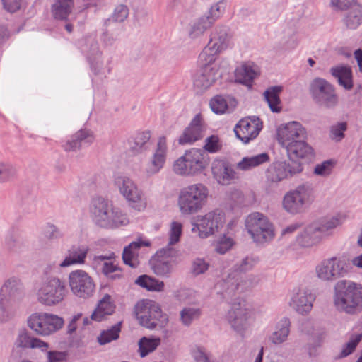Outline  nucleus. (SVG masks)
<instances>
[{
    "label": "nucleus",
    "mask_w": 362,
    "mask_h": 362,
    "mask_svg": "<svg viewBox=\"0 0 362 362\" xmlns=\"http://www.w3.org/2000/svg\"><path fill=\"white\" fill-rule=\"evenodd\" d=\"M160 344V338L142 337L139 342V351L141 356L144 357L153 351Z\"/></svg>",
    "instance_id": "de8ad7c7"
},
{
    "label": "nucleus",
    "mask_w": 362,
    "mask_h": 362,
    "mask_svg": "<svg viewBox=\"0 0 362 362\" xmlns=\"http://www.w3.org/2000/svg\"><path fill=\"white\" fill-rule=\"evenodd\" d=\"M312 200V190L305 185H300L285 194L283 199V206L286 211L297 214Z\"/></svg>",
    "instance_id": "f8f14e48"
},
{
    "label": "nucleus",
    "mask_w": 362,
    "mask_h": 362,
    "mask_svg": "<svg viewBox=\"0 0 362 362\" xmlns=\"http://www.w3.org/2000/svg\"><path fill=\"white\" fill-rule=\"evenodd\" d=\"M222 141L217 135H211L205 139L203 148L211 153H217L222 148Z\"/></svg>",
    "instance_id": "8fccbe9b"
},
{
    "label": "nucleus",
    "mask_w": 362,
    "mask_h": 362,
    "mask_svg": "<svg viewBox=\"0 0 362 362\" xmlns=\"http://www.w3.org/2000/svg\"><path fill=\"white\" fill-rule=\"evenodd\" d=\"M350 269V263L344 257H333L322 261L315 268L317 276L322 281H333L344 276Z\"/></svg>",
    "instance_id": "6e6552de"
},
{
    "label": "nucleus",
    "mask_w": 362,
    "mask_h": 362,
    "mask_svg": "<svg viewBox=\"0 0 362 362\" xmlns=\"http://www.w3.org/2000/svg\"><path fill=\"white\" fill-rule=\"evenodd\" d=\"M219 53V52L214 50L209 45L205 47L199 56V61L201 66H212L215 64H219L221 66V60L218 58V54Z\"/></svg>",
    "instance_id": "37998d69"
},
{
    "label": "nucleus",
    "mask_w": 362,
    "mask_h": 362,
    "mask_svg": "<svg viewBox=\"0 0 362 362\" xmlns=\"http://www.w3.org/2000/svg\"><path fill=\"white\" fill-rule=\"evenodd\" d=\"M13 174V170L8 165L0 163V181L6 180Z\"/></svg>",
    "instance_id": "774afa93"
},
{
    "label": "nucleus",
    "mask_w": 362,
    "mask_h": 362,
    "mask_svg": "<svg viewBox=\"0 0 362 362\" xmlns=\"http://www.w3.org/2000/svg\"><path fill=\"white\" fill-rule=\"evenodd\" d=\"M4 9L8 12L15 13L25 6L24 0H2Z\"/></svg>",
    "instance_id": "13d9d810"
},
{
    "label": "nucleus",
    "mask_w": 362,
    "mask_h": 362,
    "mask_svg": "<svg viewBox=\"0 0 362 362\" xmlns=\"http://www.w3.org/2000/svg\"><path fill=\"white\" fill-rule=\"evenodd\" d=\"M362 339V334H357L351 337L350 341L346 344V347L342 351L343 356H346L351 354L356 349L357 344Z\"/></svg>",
    "instance_id": "bf43d9fd"
},
{
    "label": "nucleus",
    "mask_w": 362,
    "mask_h": 362,
    "mask_svg": "<svg viewBox=\"0 0 362 362\" xmlns=\"http://www.w3.org/2000/svg\"><path fill=\"white\" fill-rule=\"evenodd\" d=\"M69 282L72 293L81 298L90 297L95 290V284L91 277L83 270H76L70 273Z\"/></svg>",
    "instance_id": "2eb2a0df"
},
{
    "label": "nucleus",
    "mask_w": 362,
    "mask_h": 362,
    "mask_svg": "<svg viewBox=\"0 0 362 362\" xmlns=\"http://www.w3.org/2000/svg\"><path fill=\"white\" fill-rule=\"evenodd\" d=\"M334 165V162L332 160H326L316 165L315 168V173L320 175H329Z\"/></svg>",
    "instance_id": "052dcab7"
},
{
    "label": "nucleus",
    "mask_w": 362,
    "mask_h": 362,
    "mask_svg": "<svg viewBox=\"0 0 362 362\" xmlns=\"http://www.w3.org/2000/svg\"><path fill=\"white\" fill-rule=\"evenodd\" d=\"M150 131H143L136 133L128 141L129 148L134 153H141L148 148L151 139Z\"/></svg>",
    "instance_id": "7c9ffc66"
},
{
    "label": "nucleus",
    "mask_w": 362,
    "mask_h": 362,
    "mask_svg": "<svg viewBox=\"0 0 362 362\" xmlns=\"http://www.w3.org/2000/svg\"><path fill=\"white\" fill-rule=\"evenodd\" d=\"M222 10L219 4L212 6L206 13L197 19L191 25L189 30V35L191 38H197L202 35L214 23L221 17Z\"/></svg>",
    "instance_id": "f3484780"
},
{
    "label": "nucleus",
    "mask_w": 362,
    "mask_h": 362,
    "mask_svg": "<svg viewBox=\"0 0 362 362\" xmlns=\"http://www.w3.org/2000/svg\"><path fill=\"white\" fill-rule=\"evenodd\" d=\"M305 134V129L298 122L282 124L277 129V140L284 148L298 139H304Z\"/></svg>",
    "instance_id": "a211bd4d"
},
{
    "label": "nucleus",
    "mask_w": 362,
    "mask_h": 362,
    "mask_svg": "<svg viewBox=\"0 0 362 362\" xmlns=\"http://www.w3.org/2000/svg\"><path fill=\"white\" fill-rule=\"evenodd\" d=\"M331 73L344 88L348 90L352 88V71L349 66H337L331 69Z\"/></svg>",
    "instance_id": "72a5a7b5"
},
{
    "label": "nucleus",
    "mask_w": 362,
    "mask_h": 362,
    "mask_svg": "<svg viewBox=\"0 0 362 362\" xmlns=\"http://www.w3.org/2000/svg\"><path fill=\"white\" fill-rule=\"evenodd\" d=\"M49 344L42 341L40 339L33 337L31 341L30 349H39L42 351H47L49 349Z\"/></svg>",
    "instance_id": "338daca9"
},
{
    "label": "nucleus",
    "mask_w": 362,
    "mask_h": 362,
    "mask_svg": "<svg viewBox=\"0 0 362 362\" xmlns=\"http://www.w3.org/2000/svg\"><path fill=\"white\" fill-rule=\"evenodd\" d=\"M210 107L216 114H223L228 110V104L221 95H216L210 100Z\"/></svg>",
    "instance_id": "603ef678"
},
{
    "label": "nucleus",
    "mask_w": 362,
    "mask_h": 362,
    "mask_svg": "<svg viewBox=\"0 0 362 362\" xmlns=\"http://www.w3.org/2000/svg\"><path fill=\"white\" fill-rule=\"evenodd\" d=\"M134 312L139 324L148 329H153L156 326L164 327L168 322V315L163 314L160 305L151 300L138 302Z\"/></svg>",
    "instance_id": "39448f33"
},
{
    "label": "nucleus",
    "mask_w": 362,
    "mask_h": 362,
    "mask_svg": "<svg viewBox=\"0 0 362 362\" xmlns=\"http://www.w3.org/2000/svg\"><path fill=\"white\" fill-rule=\"evenodd\" d=\"M100 260H106L103 266V273L110 279H117L122 277L121 268L115 263V260L106 256H99Z\"/></svg>",
    "instance_id": "e433bc0d"
},
{
    "label": "nucleus",
    "mask_w": 362,
    "mask_h": 362,
    "mask_svg": "<svg viewBox=\"0 0 362 362\" xmlns=\"http://www.w3.org/2000/svg\"><path fill=\"white\" fill-rule=\"evenodd\" d=\"M334 305L338 310L354 313L362 308V286L350 281H339L334 287Z\"/></svg>",
    "instance_id": "f257e3e1"
},
{
    "label": "nucleus",
    "mask_w": 362,
    "mask_h": 362,
    "mask_svg": "<svg viewBox=\"0 0 362 362\" xmlns=\"http://www.w3.org/2000/svg\"><path fill=\"white\" fill-rule=\"evenodd\" d=\"M269 156L267 153H262L253 156L244 157L237 164V168L240 170H250L269 162Z\"/></svg>",
    "instance_id": "2f4dec72"
},
{
    "label": "nucleus",
    "mask_w": 362,
    "mask_h": 362,
    "mask_svg": "<svg viewBox=\"0 0 362 362\" xmlns=\"http://www.w3.org/2000/svg\"><path fill=\"white\" fill-rule=\"evenodd\" d=\"M93 141V136L90 132L81 130L72 136L71 141H67L64 148L66 151H74L85 144L91 143Z\"/></svg>",
    "instance_id": "f704fd0d"
},
{
    "label": "nucleus",
    "mask_w": 362,
    "mask_h": 362,
    "mask_svg": "<svg viewBox=\"0 0 362 362\" xmlns=\"http://www.w3.org/2000/svg\"><path fill=\"white\" fill-rule=\"evenodd\" d=\"M208 188L202 183L189 185L180 192L177 206L183 215H190L200 211L206 204Z\"/></svg>",
    "instance_id": "7ed1b4c3"
},
{
    "label": "nucleus",
    "mask_w": 362,
    "mask_h": 362,
    "mask_svg": "<svg viewBox=\"0 0 362 362\" xmlns=\"http://www.w3.org/2000/svg\"><path fill=\"white\" fill-rule=\"evenodd\" d=\"M129 14L128 8L124 5L118 6L112 15V20L116 22H122Z\"/></svg>",
    "instance_id": "e2e57ef3"
},
{
    "label": "nucleus",
    "mask_w": 362,
    "mask_h": 362,
    "mask_svg": "<svg viewBox=\"0 0 362 362\" xmlns=\"http://www.w3.org/2000/svg\"><path fill=\"white\" fill-rule=\"evenodd\" d=\"M285 148L291 159L304 158L312 153V148L303 141V139L297 140Z\"/></svg>",
    "instance_id": "473e14b6"
},
{
    "label": "nucleus",
    "mask_w": 362,
    "mask_h": 362,
    "mask_svg": "<svg viewBox=\"0 0 362 362\" xmlns=\"http://www.w3.org/2000/svg\"><path fill=\"white\" fill-rule=\"evenodd\" d=\"M182 224L179 221H173L169 226L168 245H173L180 242L182 234Z\"/></svg>",
    "instance_id": "09e8293b"
},
{
    "label": "nucleus",
    "mask_w": 362,
    "mask_h": 362,
    "mask_svg": "<svg viewBox=\"0 0 362 362\" xmlns=\"http://www.w3.org/2000/svg\"><path fill=\"white\" fill-rule=\"evenodd\" d=\"M73 6V0H56L52 7V15L57 19H66Z\"/></svg>",
    "instance_id": "58836bf2"
},
{
    "label": "nucleus",
    "mask_w": 362,
    "mask_h": 362,
    "mask_svg": "<svg viewBox=\"0 0 362 362\" xmlns=\"http://www.w3.org/2000/svg\"><path fill=\"white\" fill-rule=\"evenodd\" d=\"M344 219V218L341 215H337L332 218H325L320 221L319 224H316L317 229L319 233L322 234V237L323 238L329 230L339 226Z\"/></svg>",
    "instance_id": "c03bdc74"
},
{
    "label": "nucleus",
    "mask_w": 362,
    "mask_h": 362,
    "mask_svg": "<svg viewBox=\"0 0 362 362\" xmlns=\"http://www.w3.org/2000/svg\"><path fill=\"white\" fill-rule=\"evenodd\" d=\"M122 322H119L105 330H103L97 337V341L100 345L110 343L119 337Z\"/></svg>",
    "instance_id": "ea45409f"
},
{
    "label": "nucleus",
    "mask_w": 362,
    "mask_h": 362,
    "mask_svg": "<svg viewBox=\"0 0 362 362\" xmlns=\"http://www.w3.org/2000/svg\"><path fill=\"white\" fill-rule=\"evenodd\" d=\"M290 321L287 318L282 319L277 326V329L272 334V341L279 344L286 340L289 334Z\"/></svg>",
    "instance_id": "a18cd8bd"
},
{
    "label": "nucleus",
    "mask_w": 362,
    "mask_h": 362,
    "mask_svg": "<svg viewBox=\"0 0 362 362\" xmlns=\"http://www.w3.org/2000/svg\"><path fill=\"white\" fill-rule=\"evenodd\" d=\"M89 249L87 246H73L68 251L64 260L59 264L61 267H66L74 264H82L85 260Z\"/></svg>",
    "instance_id": "bb28decb"
},
{
    "label": "nucleus",
    "mask_w": 362,
    "mask_h": 362,
    "mask_svg": "<svg viewBox=\"0 0 362 362\" xmlns=\"http://www.w3.org/2000/svg\"><path fill=\"white\" fill-rule=\"evenodd\" d=\"M332 88L329 83L322 78H315L310 85L311 92L317 102L322 96L329 93Z\"/></svg>",
    "instance_id": "a19ab883"
},
{
    "label": "nucleus",
    "mask_w": 362,
    "mask_h": 362,
    "mask_svg": "<svg viewBox=\"0 0 362 362\" xmlns=\"http://www.w3.org/2000/svg\"><path fill=\"white\" fill-rule=\"evenodd\" d=\"M47 358L48 362H63L66 358V354L57 351H49Z\"/></svg>",
    "instance_id": "69168bd1"
},
{
    "label": "nucleus",
    "mask_w": 362,
    "mask_h": 362,
    "mask_svg": "<svg viewBox=\"0 0 362 362\" xmlns=\"http://www.w3.org/2000/svg\"><path fill=\"white\" fill-rule=\"evenodd\" d=\"M260 74L259 68L252 62H246L235 69V80L247 86H251L252 83Z\"/></svg>",
    "instance_id": "b1692460"
},
{
    "label": "nucleus",
    "mask_w": 362,
    "mask_h": 362,
    "mask_svg": "<svg viewBox=\"0 0 362 362\" xmlns=\"http://www.w3.org/2000/svg\"><path fill=\"white\" fill-rule=\"evenodd\" d=\"M302 170V165L298 162L292 161L289 163L286 161H276L268 167L266 179L268 182L276 184Z\"/></svg>",
    "instance_id": "ddd939ff"
},
{
    "label": "nucleus",
    "mask_w": 362,
    "mask_h": 362,
    "mask_svg": "<svg viewBox=\"0 0 362 362\" xmlns=\"http://www.w3.org/2000/svg\"><path fill=\"white\" fill-rule=\"evenodd\" d=\"M245 227L256 243L270 240L274 236L272 224L267 216L259 212H254L248 215L245 220Z\"/></svg>",
    "instance_id": "0eeeda50"
},
{
    "label": "nucleus",
    "mask_w": 362,
    "mask_h": 362,
    "mask_svg": "<svg viewBox=\"0 0 362 362\" xmlns=\"http://www.w3.org/2000/svg\"><path fill=\"white\" fill-rule=\"evenodd\" d=\"M136 283L140 286L151 291H163L165 287L163 281H159L153 277L147 275L140 276Z\"/></svg>",
    "instance_id": "79ce46f5"
},
{
    "label": "nucleus",
    "mask_w": 362,
    "mask_h": 362,
    "mask_svg": "<svg viewBox=\"0 0 362 362\" xmlns=\"http://www.w3.org/2000/svg\"><path fill=\"white\" fill-rule=\"evenodd\" d=\"M211 173L214 178L221 185L230 183L236 177V173L229 163L222 159H215L211 163Z\"/></svg>",
    "instance_id": "412c9836"
},
{
    "label": "nucleus",
    "mask_w": 362,
    "mask_h": 362,
    "mask_svg": "<svg viewBox=\"0 0 362 362\" xmlns=\"http://www.w3.org/2000/svg\"><path fill=\"white\" fill-rule=\"evenodd\" d=\"M262 128V122L257 117H247L240 119L234 128L236 136L247 144L255 139Z\"/></svg>",
    "instance_id": "dca6fc26"
},
{
    "label": "nucleus",
    "mask_w": 362,
    "mask_h": 362,
    "mask_svg": "<svg viewBox=\"0 0 362 362\" xmlns=\"http://www.w3.org/2000/svg\"><path fill=\"white\" fill-rule=\"evenodd\" d=\"M205 130V124L201 114L193 118L189 126L179 138V144L184 145L192 144L202 139Z\"/></svg>",
    "instance_id": "aec40b11"
},
{
    "label": "nucleus",
    "mask_w": 362,
    "mask_h": 362,
    "mask_svg": "<svg viewBox=\"0 0 362 362\" xmlns=\"http://www.w3.org/2000/svg\"><path fill=\"white\" fill-rule=\"evenodd\" d=\"M21 286L16 280H8L1 287L0 291V322L6 321L8 317V312L4 308V298L8 295L11 297L21 288Z\"/></svg>",
    "instance_id": "cd10ccee"
},
{
    "label": "nucleus",
    "mask_w": 362,
    "mask_h": 362,
    "mask_svg": "<svg viewBox=\"0 0 362 362\" xmlns=\"http://www.w3.org/2000/svg\"><path fill=\"white\" fill-rule=\"evenodd\" d=\"M115 184L119 192L125 198L129 205L138 211H144L147 206V200L143 192L137 185L127 177H119Z\"/></svg>",
    "instance_id": "1a4fd4ad"
},
{
    "label": "nucleus",
    "mask_w": 362,
    "mask_h": 362,
    "mask_svg": "<svg viewBox=\"0 0 362 362\" xmlns=\"http://www.w3.org/2000/svg\"><path fill=\"white\" fill-rule=\"evenodd\" d=\"M66 293L64 283L53 278L44 283L37 292L38 300L46 305H54L63 300Z\"/></svg>",
    "instance_id": "9b49d317"
},
{
    "label": "nucleus",
    "mask_w": 362,
    "mask_h": 362,
    "mask_svg": "<svg viewBox=\"0 0 362 362\" xmlns=\"http://www.w3.org/2000/svg\"><path fill=\"white\" fill-rule=\"evenodd\" d=\"M167 152V139L165 136H160L158 139L156 147L146 168L148 175L156 174L163 168L166 161Z\"/></svg>",
    "instance_id": "6ab92c4d"
},
{
    "label": "nucleus",
    "mask_w": 362,
    "mask_h": 362,
    "mask_svg": "<svg viewBox=\"0 0 362 362\" xmlns=\"http://www.w3.org/2000/svg\"><path fill=\"white\" fill-rule=\"evenodd\" d=\"M349 9L346 18V24L349 28L355 29L361 23L362 6L358 4Z\"/></svg>",
    "instance_id": "49530a36"
},
{
    "label": "nucleus",
    "mask_w": 362,
    "mask_h": 362,
    "mask_svg": "<svg viewBox=\"0 0 362 362\" xmlns=\"http://www.w3.org/2000/svg\"><path fill=\"white\" fill-rule=\"evenodd\" d=\"M199 315L200 312L198 309L184 308L180 313V318L184 325H189L192 321L197 318Z\"/></svg>",
    "instance_id": "864d4df0"
},
{
    "label": "nucleus",
    "mask_w": 362,
    "mask_h": 362,
    "mask_svg": "<svg viewBox=\"0 0 362 362\" xmlns=\"http://www.w3.org/2000/svg\"><path fill=\"white\" fill-rule=\"evenodd\" d=\"M209 268V264L204 259H196L192 266V272L194 274L198 275L206 272Z\"/></svg>",
    "instance_id": "0e129e2a"
},
{
    "label": "nucleus",
    "mask_w": 362,
    "mask_h": 362,
    "mask_svg": "<svg viewBox=\"0 0 362 362\" xmlns=\"http://www.w3.org/2000/svg\"><path fill=\"white\" fill-rule=\"evenodd\" d=\"M151 243L148 240H138L132 242L127 247H125L122 254V259L125 264L132 268L136 267L139 264V250L141 246H150Z\"/></svg>",
    "instance_id": "393cba45"
},
{
    "label": "nucleus",
    "mask_w": 362,
    "mask_h": 362,
    "mask_svg": "<svg viewBox=\"0 0 362 362\" xmlns=\"http://www.w3.org/2000/svg\"><path fill=\"white\" fill-rule=\"evenodd\" d=\"M346 122H340L332 127L330 132L331 138L336 141L341 140L344 136V132L346 130Z\"/></svg>",
    "instance_id": "4d7b16f0"
},
{
    "label": "nucleus",
    "mask_w": 362,
    "mask_h": 362,
    "mask_svg": "<svg viewBox=\"0 0 362 362\" xmlns=\"http://www.w3.org/2000/svg\"><path fill=\"white\" fill-rule=\"evenodd\" d=\"M314 300L315 297L311 293L299 289L293 292L290 305L299 313H306L312 309Z\"/></svg>",
    "instance_id": "5701e85b"
},
{
    "label": "nucleus",
    "mask_w": 362,
    "mask_h": 362,
    "mask_svg": "<svg viewBox=\"0 0 362 362\" xmlns=\"http://www.w3.org/2000/svg\"><path fill=\"white\" fill-rule=\"evenodd\" d=\"M93 204L94 220L100 226L114 228L129 223L127 214L118 207H112L107 200L98 198L93 200Z\"/></svg>",
    "instance_id": "20e7f679"
},
{
    "label": "nucleus",
    "mask_w": 362,
    "mask_h": 362,
    "mask_svg": "<svg viewBox=\"0 0 362 362\" xmlns=\"http://www.w3.org/2000/svg\"><path fill=\"white\" fill-rule=\"evenodd\" d=\"M252 319V312L244 300L233 303L228 313V320L232 327L240 332L250 325Z\"/></svg>",
    "instance_id": "4468645a"
},
{
    "label": "nucleus",
    "mask_w": 362,
    "mask_h": 362,
    "mask_svg": "<svg viewBox=\"0 0 362 362\" xmlns=\"http://www.w3.org/2000/svg\"><path fill=\"white\" fill-rule=\"evenodd\" d=\"M220 67L216 64L212 66H201L200 73L194 80V86L202 90L211 87L221 76Z\"/></svg>",
    "instance_id": "4be33fe9"
},
{
    "label": "nucleus",
    "mask_w": 362,
    "mask_h": 362,
    "mask_svg": "<svg viewBox=\"0 0 362 362\" xmlns=\"http://www.w3.org/2000/svg\"><path fill=\"white\" fill-rule=\"evenodd\" d=\"M226 222L224 213L215 209L196 217V222L192 223V233H197L200 238H206L218 232Z\"/></svg>",
    "instance_id": "423d86ee"
},
{
    "label": "nucleus",
    "mask_w": 362,
    "mask_h": 362,
    "mask_svg": "<svg viewBox=\"0 0 362 362\" xmlns=\"http://www.w3.org/2000/svg\"><path fill=\"white\" fill-rule=\"evenodd\" d=\"M330 93L325 96H322L318 103L325 107H332L337 104L338 98L335 93L334 88L331 89Z\"/></svg>",
    "instance_id": "6e6d98bb"
},
{
    "label": "nucleus",
    "mask_w": 362,
    "mask_h": 362,
    "mask_svg": "<svg viewBox=\"0 0 362 362\" xmlns=\"http://www.w3.org/2000/svg\"><path fill=\"white\" fill-rule=\"evenodd\" d=\"M114 310L115 306L110 301V297L109 296H105L90 315V319L96 322H100L105 319L106 315L112 314Z\"/></svg>",
    "instance_id": "c9c22d12"
},
{
    "label": "nucleus",
    "mask_w": 362,
    "mask_h": 362,
    "mask_svg": "<svg viewBox=\"0 0 362 362\" xmlns=\"http://www.w3.org/2000/svg\"><path fill=\"white\" fill-rule=\"evenodd\" d=\"M165 253V250L158 252L152 260V269L157 276H168L173 270L172 259L166 257Z\"/></svg>",
    "instance_id": "a878e982"
},
{
    "label": "nucleus",
    "mask_w": 362,
    "mask_h": 362,
    "mask_svg": "<svg viewBox=\"0 0 362 362\" xmlns=\"http://www.w3.org/2000/svg\"><path fill=\"white\" fill-rule=\"evenodd\" d=\"M234 245L235 241L232 238L223 235L216 241L215 250L216 252L223 255L230 250Z\"/></svg>",
    "instance_id": "3c124183"
},
{
    "label": "nucleus",
    "mask_w": 362,
    "mask_h": 362,
    "mask_svg": "<svg viewBox=\"0 0 362 362\" xmlns=\"http://www.w3.org/2000/svg\"><path fill=\"white\" fill-rule=\"evenodd\" d=\"M356 4L357 0H331L332 6L339 10H348Z\"/></svg>",
    "instance_id": "680f3d73"
},
{
    "label": "nucleus",
    "mask_w": 362,
    "mask_h": 362,
    "mask_svg": "<svg viewBox=\"0 0 362 362\" xmlns=\"http://www.w3.org/2000/svg\"><path fill=\"white\" fill-rule=\"evenodd\" d=\"M33 337L25 330L21 331L15 341V346L18 348L30 349Z\"/></svg>",
    "instance_id": "5fc2aeb1"
},
{
    "label": "nucleus",
    "mask_w": 362,
    "mask_h": 362,
    "mask_svg": "<svg viewBox=\"0 0 362 362\" xmlns=\"http://www.w3.org/2000/svg\"><path fill=\"white\" fill-rule=\"evenodd\" d=\"M322 238V234L319 233L315 223L306 228L303 233L297 237L296 241L300 246L308 247L319 243Z\"/></svg>",
    "instance_id": "c85d7f7f"
},
{
    "label": "nucleus",
    "mask_w": 362,
    "mask_h": 362,
    "mask_svg": "<svg viewBox=\"0 0 362 362\" xmlns=\"http://www.w3.org/2000/svg\"><path fill=\"white\" fill-rule=\"evenodd\" d=\"M209 163L210 158L204 151L192 148L174 162L173 170L179 175L197 176L207 169Z\"/></svg>",
    "instance_id": "f03ea898"
},
{
    "label": "nucleus",
    "mask_w": 362,
    "mask_h": 362,
    "mask_svg": "<svg viewBox=\"0 0 362 362\" xmlns=\"http://www.w3.org/2000/svg\"><path fill=\"white\" fill-rule=\"evenodd\" d=\"M208 45L216 52H222L229 45V36L225 28H216L211 35Z\"/></svg>",
    "instance_id": "c756f323"
},
{
    "label": "nucleus",
    "mask_w": 362,
    "mask_h": 362,
    "mask_svg": "<svg viewBox=\"0 0 362 362\" xmlns=\"http://www.w3.org/2000/svg\"><path fill=\"white\" fill-rule=\"evenodd\" d=\"M64 325V320L53 314L37 313L31 315L28 320V327L42 336H48L59 329Z\"/></svg>",
    "instance_id": "9d476101"
},
{
    "label": "nucleus",
    "mask_w": 362,
    "mask_h": 362,
    "mask_svg": "<svg viewBox=\"0 0 362 362\" xmlns=\"http://www.w3.org/2000/svg\"><path fill=\"white\" fill-rule=\"evenodd\" d=\"M281 90V86H273L268 88L264 93V98L270 110L274 112H279L281 110L279 98V94Z\"/></svg>",
    "instance_id": "4c0bfd02"
}]
</instances>
